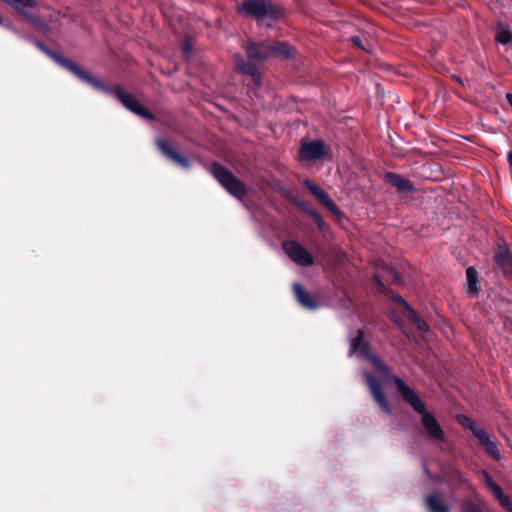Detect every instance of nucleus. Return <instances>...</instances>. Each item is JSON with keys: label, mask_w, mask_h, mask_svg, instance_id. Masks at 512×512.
I'll list each match as a JSON object with an SVG mask.
<instances>
[{"label": "nucleus", "mask_w": 512, "mask_h": 512, "mask_svg": "<svg viewBox=\"0 0 512 512\" xmlns=\"http://www.w3.org/2000/svg\"><path fill=\"white\" fill-rule=\"evenodd\" d=\"M386 385L394 387L401 398L410 405V407L421 415V425L426 438L435 441H445V432L438 423L436 417L427 411L425 403L417 393L409 387L401 378L392 375L386 368Z\"/></svg>", "instance_id": "obj_2"}, {"label": "nucleus", "mask_w": 512, "mask_h": 512, "mask_svg": "<svg viewBox=\"0 0 512 512\" xmlns=\"http://www.w3.org/2000/svg\"><path fill=\"white\" fill-rule=\"evenodd\" d=\"M351 41L353 42L354 45H356L357 47L361 48V49H364V47L362 46V41L360 39L359 36H353L351 37Z\"/></svg>", "instance_id": "obj_31"}, {"label": "nucleus", "mask_w": 512, "mask_h": 512, "mask_svg": "<svg viewBox=\"0 0 512 512\" xmlns=\"http://www.w3.org/2000/svg\"><path fill=\"white\" fill-rule=\"evenodd\" d=\"M14 9L19 11L29 22L37 27L41 32H47L49 27L47 24L42 22L38 17L32 15L27 11L28 8H34L36 6L35 0H3Z\"/></svg>", "instance_id": "obj_7"}, {"label": "nucleus", "mask_w": 512, "mask_h": 512, "mask_svg": "<svg viewBox=\"0 0 512 512\" xmlns=\"http://www.w3.org/2000/svg\"><path fill=\"white\" fill-rule=\"evenodd\" d=\"M293 290L298 302L309 310H315L318 307L316 300L312 297V295L306 291L303 286L299 283H295L293 285Z\"/></svg>", "instance_id": "obj_13"}, {"label": "nucleus", "mask_w": 512, "mask_h": 512, "mask_svg": "<svg viewBox=\"0 0 512 512\" xmlns=\"http://www.w3.org/2000/svg\"><path fill=\"white\" fill-rule=\"evenodd\" d=\"M386 310H389L390 318L397 324H401L405 318L415 324L422 333L430 330L428 323L419 317L402 296L386 288Z\"/></svg>", "instance_id": "obj_4"}, {"label": "nucleus", "mask_w": 512, "mask_h": 512, "mask_svg": "<svg viewBox=\"0 0 512 512\" xmlns=\"http://www.w3.org/2000/svg\"><path fill=\"white\" fill-rule=\"evenodd\" d=\"M386 281H391L393 284L402 285L404 280L402 274L395 267H388L386 264Z\"/></svg>", "instance_id": "obj_21"}, {"label": "nucleus", "mask_w": 512, "mask_h": 512, "mask_svg": "<svg viewBox=\"0 0 512 512\" xmlns=\"http://www.w3.org/2000/svg\"><path fill=\"white\" fill-rule=\"evenodd\" d=\"M349 356L355 357L360 360L370 362L376 371V375H372L367 371H363L366 384L369 391L379 407L384 408V365L381 360L377 358L370 350L367 342L364 341V333L362 330L357 331V335L350 339Z\"/></svg>", "instance_id": "obj_3"}, {"label": "nucleus", "mask_w": 512, "mask_h": 512, "mask_svg": "<svg viewBox=\"0 0 512 512\" xmlns=\"http://www.w3.org/2000/svg\"><path fill=\"white\" fill-rule=\"evenodd\" d=\"M466 280H467V293L472 296H477L479 292L478 287V272L474 267H468L466 269Z\"/></svg>", "instance_id": "obj_19"}, {"label": "nucleus", "mask_w": 512, "mask_h": 512, "mask_svg": "<svg viewBox=\"0 0 512 512\" xmlns=\"http://www.w3.org/2000/svg\"><path fill=\"white\" fill-rule=\"evenodd\" d=\"M461 512H483L480 506L473 500L467 499L462 502Z\"/></svg>", "instance_id": "obj_23"}, {"label": "nucleus", "mask_w": 512, "mask_h": 512, "mask_svg": "<svg viewBox=\"0 0 512 512\" xmlns=\"http://www.w3.org/2000/svg\"><path fill=\"white\" fill-rule=\"evenodd\" d=\"M494 261L504 276L512 280V253L508 247L499 245L494 251Z\"/></svg>", "instance_id": "obj_9"}, {"label": "nucleus", "mask_w": 512, "mask_h": 512, "mask_svg": "<svg viewBox=\"0 0 512 512\" xmlns=\"http://www.w3.org/2000/svg\"><path fill=\"white\" fill-rule=\"evenodd\" d=\"M157 146L159 150L165 155L168 159L176 163L182 168H188L189 162L188 160L182 156L179 152H177L167 141L165 140H157Z\"/></svg>", "instance_id": "obj_12"}, {"label": "nucleus", "mask_w": 512, "mask_h": 512, "mask_svg": "<svg viewBox=\"0 0 512 512\" xmlns=\"http://www.w3.org/2000/svg\"><path fill=\"white\" fill-rule=\"evenodd\" d=\"M37 48L56 61L60 66L67 69L83 82L90 84L93 88L104 92L107 95L116 97L121 104L131 112L145 119H153V115L149 112L132 94L125 91L121 86L110 87L99 79L93 77L88 71L83 70L75 63L61 57L58 53L49 49L40 41L35 43Z\"/></svg>", "instance_id": "obj_1"}, {"label": "nucleus", "mask_w": 512, "mask_h": 512, "mask_svg": "<svg viewBox=\"0 0 512 512\" xmlns=\"http://www.w3.org/2000/svg\"><path fill=\"white\" fill-rule=\"evenodd\" d=\"M304 211L309 215L311 216V218L314 216V214L317 213V211L313 210V209H309V208H305Z\"/></svg>", "instance_id": "obj_33"}, {"label": "nucleus", "mask_w": 512, "mask_h": 512, "mask_svg": "<svg viewBox=\"0 0 512 512\" xmlns=\"http://www.w3.org/2000/svg\"><path fill=\"white\" fill-rule=\"evenodd\" d=\"M448 482L456 487H465L468 490L472 489V486L466 476L458 469H451L447 474Z\"/></svg>", "instance_id": "obj_18"}, {"label": "nucleus", "mask_w": 512, "mask_h": 512, "mask_svg": "<svg viewBox=\"0 0 512 512\" xmlns=\"http://www.w3.org/2000/svg\"><path fill=\"white\" fill-rule=\"evenodd\" d=\"M236 67L244 74H247L253 78L256 84L260 81V73L256 66L250 62L244 61L240 55L234 57Z\"/></svg>", "instance_id": "obj_17"}, {"label": "nucleus", "mask_w": 512, "mask_h": 512, "mask_svg": "<svg viewBox=\"0 0 512 512\" xmlns=\"http://www.w3.org/2000/svg\"><path fill=\"white\" fill-rule=\"evenodd\" d=\"M428 512H449V507L442 501V494L434 492L425 497Z\"/></svg>", "instance_id": "obj_15"}, {"label": "nucleus", "mask_w": 512, "mask_h": 512, "mask_svg": "<svg viewBox=\"0 0 512 512\" xmlns=\"http://www.w3.org/2000/svg\"><path fill=\"white\" fill-rule=\"evenodd\" d=\"M507 161L509 163V167L512 169V151L507 153Z\"/></svg>", "instance_id": "obj_34"}, {"label": "nucleus", "mask_w": 512, "mask_h": 512, "mask_svg": "<svg viewBox=\"0 0 512 512\" xmlns=\"http://www.w3.org/2000/svg\"><path fill=\"white\" fill-rule=\"evenodd\" d=\"M271 56L277 54L284 58H290L292 56V48L286 42H280L273 46H270Z\"/></svg>", "instance_id": "obj_20"}, {"label": "nucleus", "mask_w": 512, "mask_h": 512, "mask_svg": "<svg viewBox=\"0 0 512 512\" xmlns=\"http://www.w3.org/2000/svg\"><path fill=\"white\" fill-rule=\"evenodd\" d=\"M326 154V148L321 140H313L302 143L300 157L303 160H319Z\"/></svg>", "instance_id": "obj_10"}, {"label": "nucleus", "mask_w": 512, "mask_h": 512, "mask_svg": "<svg viewBox=\"0 0 512 512\" xmlns=\"http://www.w3.org/2000/svg\"><path fill=\"white\" fill-rule=\"evenodd\" d=\"M211 173L237 199H242L246 194L244 184L222 165L214 163L211 167Z\"/></svg>", "instance_id": "obj_6"}, {"label": "nucleus", "mask_w": 512, "mask_h": 512, "mask_svg": "<svg viewBox=\"0 0 512 512\" xmlns=\"http://www.w3.org/2000/svg\"><path fill=\"white\" fill-rule=\"evenodd\" d=\"M500 505L508 512H512V501L505 494L498 499Z\"/></svg>", "instance_id": "obj_27"}, {"label": "nucleus", "mask_w": 512, "mask_h": 512, "mask_svg": "<svg viewBox=\"0 0 512 512\" xmlns=\"http://www.w3.org/2000/svg\"><path fill=\"white\" fill-rule=\"evenodd\" d=\"M490 490L497 500L504 495L502 488L497 483Z\"/></svg>", "instance_id": "obj_30"}, {"label": "nucleus", "mask_w": 512, "mask_h": 512, "mask_svg": "<svg viewBox=\"0 0 512 512\" xmlns=\"http://www.w3.org/2000/svg\"><path fill=\"white\" fill-rule=\"evenodd\" d=\"M238 12L255 18L260 24L265 19H276L278 12L269 0H246L238 6Z\"/></svg>", "instance_id": "obj_5"}, {"label": "nucleus", "mask_w": 512, "mask_h": 512, "mask_svg": "<svg viewBox=\"0 0 512 512\" xmlns=\"http://www.w3.org/2000/svg\"><path fill=\"white\" fill-rule=\"evenodd\" d=\"M473 435L478 439L479 444L482 446L483 443L490 439L488 433L483 428H475Z\"/></svg>", "instance_id": "obj_25"}, {"label": "nucleus", "mask_w": 512, "mask_h": 512, "mask_svg": "<svg viewBox=\"0 0 512 512\" xmlns=\"http://www.w3.org/2000/svg\"><path fill=\"white\" fill-rule=\"evenodd\" d=\"M386 181L395 187L399 193L407 194L413 191L412 183L400 175L386 172Z\"/></svg>", "instance_id": "obj_14"}, {"label": "nucleus", "mask_w": 512, "mask_h": 512, "mask_svg": "<svg viewBox=\"0 0 512 512\" xmlns=\"http://www.w3.org/2000/svg\"><path fill=\"white\" fill-rule=\"evenodd\" d=\"M460 423L462 424V426L470 429L472 432H474L475 428H478L476 423L467 416H462V418L460 419Z\"/></svg>", "instance_id": "obj_26"}, {"label": "nucleus", "mask_w": 512, "mask_h": 512, "mask_svg": "<svg viewBox=\"0 0 512 512\" xmlns=\"http://www.w3.org/2000/svg\"><path fill=\"white\" fill-rule=\"evenodd\" d=\"M482 447L485 449L487 454H489L491 457H493L495 460L500 459V451L497 447V444L489 439L485 443H483Z\"/></svg>", "instance_id": "obj_22"}, {"label": "nucleus", "mask_w": 512, "mask_h": 512, "mask_svg": "<svg viewBox=\"0 0 512 512\" xmlns=\"http://www.w3.org/2000/svg\"><path fill=\"white\" fill-rule=\"evenodd\" d=\"M497 41L503 45L512 42V33L508 29H502L497 33Z\"/></svg>", "instance_id": "obj_24"}, {"label": "nucleus", "mask_w": 512, "mask_h": 512, "mask_svg": "<svg viewBox=\"0 0 512 512\" xmlns=\"http://www.w3.org/2000/svg\"><path fill=\"white\" fill-rule=\"evenodd\" d=\"M312 219L315 221L316 225L318 226V228L320 230H323L324 229V226H325V222L322 218V216L317 212L316 214H314V216L312 217Z\"/></svg>", "instance_id": "obj_29"}, {"label": "nucleus", "mask_w": 512, "mask_h": 512, "mask_svg": "<svg viewBox=\"0 0 512 512\" xmlns=\"http://www.w3.org/2000/svg\"><path fill=\"white\" fill-rule=\"evenodd\" d=\"M388 97L390 100H392L393 102H399V96L394 93V92H388Z\"/></svg>", "instance_id": "obj_32"}, {"label": "nucleus", "mask_w": 512, "mask_h": 512, "mask_svg": "<svg viewBox=\"0 0 512 512\" xmlns=\"http://www.w3.org/2000/svg\"><path fill=\"white\" fill-rule=\"evenodd\" d=\"M385 71H386V75H387L389 72H394V71H393V69H392L391 67H389L387 64H386Z\"/></svg>", "instance_id": "obj_35"}, {"label": "nucleus", "mask_w": 512, "mask_h": 512, "mask_svg": "<svg viewBox=\"0 0 512 512\" xmlns=\"http://www.w3.org/2000/svg\"><path fill=\"white\" fill-rule=\"evenodd\" d=\"M283 249L292 261L300 266H310L313 264L312 255L299 243L295 241H285Z\"/></svg>", "instance_id": "obj_8"}, {"label": "nucleus", "mask_w": 512, "mask_h": 512, "mask_svg": "<svg viewBox=\"0 0 512 512\" xmlns=\"http://www.w3.org/2000/svg\"><path fill=\"white\" fill-rule=\"evenodd\" d=\"M304 186L309 190V192L317 198L318 201H320L330 212H332L335 215H340V210L335 205V203L332 201V199L329 197V195L322 190L317 184L313 183L312 181L305 179L303 181Z\"/></svg>", "instance_id": "obj_11"}, {"label": "nucleus", "mask_w": 512, "mask_h": 512, "mask_svg": "<svg viewBox=\"0 0 512 512\" xmlns=\"http://www.w3.org/2000/svg\"><path fill=\"white\" fill-rule=\"evenodd\" d=\"M483 476V480L486 484V486L490 489L492 486H494L496 483L493 481L492 477L486 470H482L481 472Z\"/></svg>", "instance_id": "obj_28"}, {"label": "nucleus", "mask_w": 512, "mask_h": 512, "mask_svg": "<svg viewBox=\"0 0 512 512\" xmlns=\"http://www.w3.org/2000/svg\"><path fill=\"white\" fill-rule=\"evenodd\" d=\"M247 55L250 59L262 60L271 56L270 46L264 43H251L247 47Z\"/></svg>", "instance_id": "obj_16"}, {"label": "nucleus", "mask_w": 512, "mask_h": 512, "mask_svg": "<svg viewBox=\"0 0 512 512\" xmlns=\"http://www.w3.org/2000/svg\"><path fill=\"white\" fill-rule=\"evenodd\" d=\"M454 79H455L457 82L462 83V81H461V79H460L459 77H456V76H455V77H454Z\"/></svg>", "instance_id": "obj_36"}]
</instances>
